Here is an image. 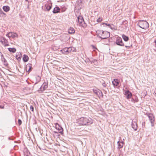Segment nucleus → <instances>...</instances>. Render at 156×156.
<instances>
[{"label":"nucleus","mask_w":156,"mask_h":156,"mask_svg":"<svg viewBox=\"0 0 156 156\" xmlns=\"http://www.w3.org/2000/svg\"><path fill=\"white\" fill-rule=\"evenodd\" d=\"M125 94L126 95L127 99L130 98L132 96V94L129 90H126L125 91Z\"/></svg>","instance_id":"obj_12"},{"label":"nucleus","mask_w":156,"mask_h":156,"mask_svg":"<svg viewBox=\"0 0 156 156\" xmlns=\"http://www.w3.org/2000/svg\"><path fill=\"white\" fill-rule=\"evenodd\" d=\"M9 140H10V138L9 137Z\"/></svg>","instance_id":"obj_49"},{"label":"nucleus","mask_w":156,"mask_h":156,"mask_svg":"<svg viewBox=\"0 0 156 156\" xmlns=\"http://www.w3.org/2000/svg\"><path fill=\"white\" fill-rule=\"evenodd\" d=\"M154 93L155 94H156V89H155V90H154Z\"/></svg>","instance_id":"obj_42"},{"label":"nucleus","mask_w":156,"mask_h":156,"mask_svg":"<svg viewBox=\"0 0 156 156\" xmlns=\"http://www.w3.org/2000/svg\"><path fill=\"white\" fill-rule=\"evenodd\" d=\"M41 80V77L39 76H37L36 77V82L35 83L34 85L39 83Z\"/></svg>","instance_id":"obj_31"},{"label":"nucleus","mask_w":156,"mask_h":156,"mask_svg":"<svg viewBox=\"0 0 156 156\" xmlns=\"http://www.w3.org/2000/svg\"><path fill=\"white\" fill-rule=\"evenodd\" d=\"M48 87V83L46 82H44L42 85L38 90V92L40 93L43 92Z\"/></svg>","instance_id":"obj_3"},{"label":"nucleus","mask_w":156,"mask_h":156,"mask_svg":"<svg viewBox=\"0 0 156 156\" xmlns=\"http://www.w3.org/2000/svg\"><path fill=\"white\" fill-rule=\"evenodd\" d=\"M22 121L21 120L19 119L18 120V123L19 124V125H21L22 124Z\"/></svg>","instance_id":"obj_35"},{"label":"nucleus","mask_w":156,"mask_h":156,"mask_svg":"<svg viewBox=\"0 0 156 156\" xmlns=\"http://www.w3.org/2000/svg\"><path fill=\"white\" fill-rule=\"evenodd\" d=\"M50 2H51L50 1ZM52 3L50 2V3L49 4H46L45 5V7L46 9V10L48 11H49L51 9L52 7Z\"/></svg>","instance_id":"obj_14"},{"label":"nucleus","mask_w":156,"mask_h":156,"mask_svg":"<svg viewBox=\"0 0 156 156\" xmlns=\"http://www.w3.org/2000/svg\"><path fill=\"white\" fill-rule=\"evenodd\" d=\"M116 44L118 45L123 46H124L122 39L120 37H118L115 42Z\"/></svg>","instance_id":"obj_6"},{"label":"nucleus","mask_w":156,"mask_h":156,"mask_svg":"<svg viewBox=\"0 0 156 156\" xmlns=\"http://www.w3.org/2000/svg\"><path fill=\"white\" fill-rule=\"evenodd\" d=\"M30 110L32 111L33 112V111H34V108H33V107L32 105H30Z\"/></svg>","instance_id":"obj_37"},{"label":"nucleus","mask_w":156,"mask_h":156,"mask_svg":"<svg viewBox=\"0 0 156 156\" xmlns=\"http://www.w3.org/2000/svg\"><path fill=\"white\" fill-rule=\"evenodd\" d=\"M110 34L107 31H105L104 33L102 36H100V38L101 39H105L110 37Z\"/></svg>","instance_id":"obj_9"},{"label":"nucleus","mask_w":156,"mask_h":156,"mask_svg":"<svg viewBox=\"0 0 156 156\" xmlns=\"http://www.w3.org/2000/svg\"><path fill=\"white\" fill-rule=\"evenodd\" d=\"M110 25H111L110 24H108L107 26H108V27H110Z\"/></svg>","instance_id":"obj_43"},{"label":"nucleus","mask_w":156,"mask_h":156,"mask_svg":"<svg viewBox=\"0 0 156 156\" xmlns=\"http://www.w3.org/2000/svg\"><path fill=\"white\" fill-rule=\"evenodd\" d=\"M60 9L57 6H56L54 8L52 12L53 13L55 14L60 12Z\"/></svg>","instance_id":"obj_18"},{"label":"nucleus","mask_w":156,"mask_h":156,"mask_svg":"<svg viewBox=\"0 0 156 156\" xmlns=\"http://www.w3.org/2000/svg\"><path fill=\"white\" fill-rule=\"evenodd\" d=\"M140 28L146 30L149 27V24L145 20H139L137 25Z\"/></svg>","instance_id":"obj_2"},{"label":"nucleus","mask_w":156,"mask_h":156,"mask_svg":"<svg viewBox=\"0 0 156 156\" xmlns=\"http://www.w3.org/2000/svg\"><path fill=\"white\" fill-rule=\"evenodd\" d=\"M93 91L94 93L99 98L103 96V93L99 89H93Z\"/></svg>","instance_id":"obj_7"},{"label":"nucleus","mask_w":156,"mask_h":156,"mask_svg":"<svg viewBox=\"0 0 156 156\" xmlns=\"http://www.w3.org/2000/svg\"><path fill=\"white\" fill-rule=\"evenodd\" d=\"M0 15H1V14H0ZM1 17V16H0V18Z\"/></svg>","instance_id":"obj_51"},{"label":"nucleus","mask_w":156,"mask_h":156,"mask_svg":"<svg viewBox=\"0 0 156 156\" xmlns=\"http://www.w3.org/2000/svg\"><path fill=\"white\" fill-rule=\"evenodd\" d=\"M154 43H155V44H156V39L154 41Z\"/></svg>","instance_id":"obj_45"},{"label":"nucleus","mask_w":156,"mask_h":156,"mask_svg":"<svg viewBox=\"0 0 156 156\" xmlns=\"http://www.w3.org/2000/svg\"><path fill=\"white\" fill-rule=\"evenodd\" d=\"M132 99L133 100L134 102H137L138 101V99L136 97L135 99L132 98Z\"/></svg>","instance_id":"obj_34"},{"label":"nucleus","mask_w":156,"mask_h":156,"mask_svg":"<svg viewBox=\"0 0 156 156\" xmlns=\"http://www.w3.org/2000/svg\"><path fill=\"white\" fill-rule=\"evenodd\" d=\"M4 11L5 12H7L10 10V7L8 6H4L2 7Z\"/></svg>","instance_id":"obj_22"},{"label":"nucleus","mask_w":156,"mask_h":156,"mask_svg":"<svg viewBox=\"0 0 156 156\" xmlns=\"http://www.w3.org/2000/svg\"><path fill=\"white\" fill-rule=\"evenodd\" d=\"M112 83L114 86H117L119 84V83L118 79H114V80L112 81Z\"/></svg>","instance_id":"obj_20"},{"label":"nucleus","mask_w":156,"mask_h":156,"mask_svg":"<svg viewBox=\"0 0 156 156\" xmlns=\"http://www.w3.org/2000/svg\"><path fill=\"white\" fill-rule=\"evenodd\" d=\"M29 68V69L27 71L28 72H29L30 70H31V69H32V65L31 64H28L27 66H26V71H27V68Z\"/></svg>","instance_id":"obj_30"},{"label":"nucleus","mask_w":156,"mask_h":156,"mask_svg":"<svg viewBox=\"0 0 156 156\" xmlns=\"http://www.w3.org/2000/svg\"><path fill=\"white\" fill-rule=\"evenodd\" d=\"M22 56V55L20 52H17L16 54V57L18 60H19L21 59Z\"/></svg>","instance_id":"obj_19"},{"label":"nucleus","mask_w":156,"mask_h":156,"mask_svg":"<svg viewBox=\"0 0 156 156\" xmlns=\"http://www.w3.org/2000/svg\"><path fill=\"white\" fill-rule=\"evenodd\" d=\"M93 122V120L90 118L82 117L79 119L78 123L81 126H89Z\"/></svg>","instance_id":"obj_1"},{"label":"nucleus","mask_w":156,"mask_h":156,"mask_svg":"<svg viewBox=\"0 0 156 156\" xmlns=\"http://www.w3.org/2000/svg\"><path fill=\"white\" fill-rule=\"evenodd\" d=\"M61 52L63 54L65 55H67L69 54V50L68 48H65L61 50Z\"/></svg>","instance_id":"obj_15"},{"label":"nucleus","mask_w":156,"mask_h":156,"mask_svg":"<svg viewBox=\"0 0 156 156\" xmlns=\"http://www.w3.org/2000/svg\"><path fill=\"white\" fill-rule=\"evenodd\" d=\"M127 21H126V20H124L122 22V24H124V23H125V24L127 23Z\"/></svg>","instance_id":"obj_38"},{"label":"nucleus","mask_w":156,"mask_h":156,"mask_svg":"<svg viewBox=\"0 0 156 156\" xmlns=\"http://www.w3.org/2000/svg\"><path fill=\"white\" fill-rule=\"evenodd\" d=\"M132 128L135 130H136L137 129V125L136 122V119L133 120L132 122Z\"/></svg>","instance_id":"obj_11"},{"label":"nucleus","mask_w":156,"mask_h":156,"mask_svg":"<svg viewBox=\"0 0 156 156\" xmlns=\"http://www.w3.org/2000/svg\"><path fill=\"white\" fill-rule=\"evenodd\" d=\"M125 47H127V46H125Z\"/></svg>","instance_id":"obj_50"},{"label":"nucleus","mask_w":156,"mask_h":156,"mask_svg":"<svg viewBox=\"0 0 156 156\" xmlns=\"http://www.w3.org/2000/svg\"><path fill=\"white\" fill-rule=\"evenodd\" d=\"M0 14H1V17H5L6 16V15L2 11V9L0 10Z\"/></svg>","instance_id":"obj_26"},{"label":"nucleus","mask_w":156,"mask_h":156,"mask_svg":"<svg viewBox=\"0 0 156 156\" xmlns=\"http://www.w3.org/2000/svg\"><path fill=\"white\" fill-rule=\"evenodd\" d=\"M101 20H102V19H101V18H99L97 20V21L98 22H101Z\"/></svg>","instance_id":"obj_36"},{"label":"nucleus","mask_w":156,"mask_h":156,"mask_svg":"<svg viewBox=\"0 0 156 156\" xmlns=\"http://www.w3.org/2000/svg\"><path fill=\"white\" fill-rule=\"evenodd\" d=\"M122 37L124 40L125 41H127L129 40V38L128 37L126 36L124 34H123L122 35Z\"/></svg>","instance_id":"obj_28"},{"label":"nucleus","mask_w":156,"mask_h":156,"mask_svg":"<svg viewBox=\"0 0 156 156\" xmlns=\"http://www.w3.org/2000/svg\"><path fill=\"white\" fill-rule=\"evenodd\" d=\"M6 36H7L9 39L11 37L14 38L17 37V34L14 32H9L6 34Z\"/></svg>","instance_id":"obj_8"},{"label":"nucleus","mask_w":156,"mask_h":156,"mask_svg":"<svg viewBox=\"0 0 156 156\" xmlns=\"http://www.w3.org/2000/svg\"><path fill=\"white\" fill-rule=\"evenodd\" d=\"M1 8H0V10H1Z\"/></svg>","instance_id":"obj_52"},{"label":"nucleus","mask_w":156,"mask_h":156,"mask_svg":"<svg viewBox=\"0 0 156 156\" xmlns=\"http://www.w3.org/2000/svg\"><path fill=\"white\" fill-rule=\"evenodd\" d=\"M68 39V37L65 34L62 35L60 37V40L64 42L66 41Z\"/></svg>","instance_id":"obj_16"},{"label":"nucleus","mask_w":156,"mask_h":156,"mask_svg":"<svg viewBox=\"0 0 156 156\" xmlns=\"http://www.w3.org/2000/svg\"><path fill=\"white\" fill-rule=\"evenodd\" d=\"M54 132L55 133H57L58 132H56V131H54Z\"/></svg>","instance_id":"obj_44"},{"label":"nucleus","mask_w":156,"mask_h":156,"mask_svg":"<svg viewBox=\"0 0 156 156\" xmlns=\"http://www.w3.org/2000/svg\"><path fill=\"white\" fill-rule=\"evenodd\" d=\"M8 50L10 52L12 53H15L16 51V49L15 48H8Z\"/></svg>","instance_id":"obj_27"},{"label":"nucleus","mask_w":156,"mask_h":156,"mask_svg":"<svg viewBox=\"0 0 156 156\" xmlns=\"http://www.w3.org/2000/svg\"><path fill=\"white\" fill-rule=\"evenodd\" d=\"M25 1L29 2H28V0H25Z\"/></svg>","instance_id":"obj_46"},{"label":"nucleus","mask_w":156,"mask_h":156,"mask_svg":"<svg viewBox=\"0 0 156 156\" xmlns=\"http://www.w3.org/2000/svg\"><path fill=\"white\" fill-rule=\"evenodd\" d=\"M69 50V53L71 52L76 51V49L74 47H70L68 48Z\"/></svg>","instance_id":"obj_25"},{"label":"nucleus","mask_w":156,"mask_h":156,"mask_svg":"<svg viewBox=\"0 0 156 156\" xmlns=\"http://www.w3.org/2000/svg\"><path fill=\"white\" fill-rule=\"evenodd\" d=\"M4 108V106H2L0 105V108Z\"/></svg>","instance_id":"obj_39"},{"label":"nucleus","mask_w":156,"mask_h":156,"mask_svg":"<svg viewBox=\"0 0 156 156\" xmlns=\"http://www.w3.org/2000/svg\"><path fill=\"white\" fill-rule=\"evenodd\" d=\"M103 25H104V24H105V25H106V26H108V24L107 23H103L102 24Z\"/></svg>","instance_id":"obj_40"},{"label":"nucleus","mask_w":156,"mask_h":156,"mask_svg":"<svg viewBox=\"0 0 156 156\" xmlns=\"http://www.w3.org/2000/svg\"><path fill=\"white\" fill-rule=\"evenodd\" d=\"M147 116L149 118V120L150 121L151 123V126H154V117L152 114L149 113L147 114Z\"/></svg>","instance_id":"obj_5"},{"label":"nucleus","mask_w":156,"mask_h":156,"mask_svg":"<svg viewBox=\"0 0 156 156\" xmlns=\"http://www.w3.org/2000/svg\"><path fill=\"white\" fill-rule=\"evenodd\" d=\"M98 35L100 37V36H102L104 34V33L105 31H103L102 30H100L98 31Z\"/></svg>","instance_id":"obj_29"},{"label":"nucleus","mask_w":156,"mask_h":156,"mask_svg":"<svg viewBox=\"0 0 156 156\" xmlns=\"http://www.w3.org/2000/svg\"><path fill=\"white\" fill-rule=\"evenodd\" d=\"M109 27L110 28L112 29H113V27L111 26V25H110V27Z\"/></svg>","instance_id":"obj_41"},{"label":"nucleus","mask_w":156,"mask_h":156,"mask_svg":"<svg viewBox=\"0 0 156 156\" xmlns=\"http://www.w3.org/2000/svg\"><path fill=\"white\" fill-rule=\"evenodd\" d=\"M24 152L26 153L25 154L27 156L29 155L30 153L27 149H25L24 150Z\"/></svg>","instance_id":"obj_32"},{"label":"nucleus","mask_w":156,"mask_h":156,"mask_svg":"<svg viewBox=\"0 0 156 156\" xmlns=\"http://www.w3.org/2000/svg\"><path fill=\"white\" fill-rule=\"evenodd\" d=\"M103 81L102 83V85L104 87H106L107 86V84L104 81Z\"/></svg>","instance_id":"obj_33"},{"label":"nucleus","mask_w":156,"mask_h":156,"mask_svg":"<svg viewBox=\"0 0 156 156\" xmlns=\"http://www.w3.org/2000/svg\"><path fill=\"white\" fill-rule=\"evenodd\" d=\"M75 32V30L72 27H70L68 30V32L70 34H74Z\"/></svg>","instance_id":"obj_24"},{"label":"nucleus","mask_w":156,"mask_h":156,"mask_svg":"<svg viewBox=\"0 0 156 156\" xmlns=\"http://www.w3.org/2000/svg\"><path fill=\"white\" fill-rule=\"evenodd\" d=\"M78 23L79 25L81 26H83V23L84 22V20L83 17L81 16H79L77 18Z\"/></svg>","instance_id":"obj_13"},{"label":"nucleus","mask_w":156,"mask_h":156,"mask_svg":"<svg viewBox=\"0 0 156 156\" xmlns=\"http://www.w3.org/2000/svg\"><path fill=\"white\" fill-rule=\"evenodd\" d=\"M1 60L5 66H8V64L3 55H1Z\"/></svg>","instance_id":"obj_17"},{"label":"nucleus","mask_w":156,"mask_h":156,"mask_svg":"<svg viewBox=\"0 0 156 156\" xmlns=\"http://www.w3.org/2000/svg\"><path fill=\"white\" fill-rule=\"evenodd\" d=\"M0 41L5 47L9 45L7 40L5 39L4 37H2L1 38Z\"/></svg>","instance_id":"obj_4"},{"label":"nucleus","mask_w":156,"mask_h":156,"mask_svg":"<svg viewBox=\"0 0 156 156\" xmlns=\"http://www.w3.org/2000/svg\"><path fill=\"white\" fill-rule=\"evenodd\" d=\"M55 127L58 130V132L59 133L62 134L63 131V129L62 127L59 126V125L57 123L55 125Z\"/></svg>","instance_id":"obj_10"},{"label":"nucleus","mask_w":156,"mask_h":156,"mask_svg":"<svg viewBox=\"0 0 156 156\" xmlns=\"http://www.w3.org/2000/svg\"><path fill=\"white\" fill-rule=\"evenodd\" d=\"M123 143L124 142L123 141H118L117 144L119 148H121L122 147L124 144Z\"/></svg>","instance_id":"obj_21"},{"label":"nucleus","mask_w":156,"mask_h":156,"mask_svg":"<svg viewBox=\"0 0 156 156\" xmlns=\"http://www.w3.org/2000/svg\"><path fill=\"white\" fill-rule=\"evenodd\" d=\"M29 59V57L27 55H24L23 57V60L24 62H27Z\"/></svg>","instance_id":"obj_23"},{"label":"nucleus","mask_w":156,"mask_h":156,"mask_svg":"<svg viewBox=\"0 0 156 156\" xmlns=\"http://www.w3.org/2000/svg\"><path fill=\"white\" fill-rule=\"evenodd\" d=\"M29 5H28L27 6V8H29Z\"/></svg>","instance_id":"obj_47"},{"label":"nucleus","mask_w":156,"mask_h":156,"mask_svg":"<svg viewBox=\"0 0 156 156\" xmlns=\"http://www.w3.org/2000/svg\"><path fill=\"white\" fill-rule=\"evenodd\" d=\"M131 101H133V102H134V101H133V100L132 99H132Z\"/></svg>","instance_id":"obj_48"}]
</instances>
